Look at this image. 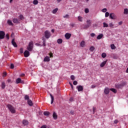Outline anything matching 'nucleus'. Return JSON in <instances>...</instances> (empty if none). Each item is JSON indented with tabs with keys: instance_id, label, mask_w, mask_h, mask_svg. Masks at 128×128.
<instances>
[{
	"instance_id": "31",
	"label": "nucleus",
	"mask_w": 128,
	"mask_h": 128,
	"mask_svg": "<svg viewBox=\"0 0 128 128\" xmlns=\"http://www.w3.org/2000/svg\"><path fill=\"white\" fill-rule=\"evenodd\" d=\"M110 48H111L112 50H116V46L114 44H112L110 45Z\"/></svg>"
},
{
	"instance_id": "63",
	"label": "nucleus",
	"mask_w": 128,
	"mask_h": 128,
	"mask_svg": "<svg viewBox=\"0 0 128 128\" xmlns=\"http://www.w3.org/2000/svg\"><path fill=\"white\" fill-rule=\"evenodd\" d=\"M116 87L118 88H120V87L116 86Z\"/></svg>"
},
{
	"instance_id": "13",
	"label": "nucleus",
	"mask_w": 128,
	"mask_h": 128,
	"mask_svg": "<svg viewBox=\"0 0 128 128\" xmlns=\"http://www.w3.org/2000/svg\"><path fill=\"white\" fill-rule=\"evenodd\" d=\"M70 36H72V34L68 33H66L65 34V38H66V40H70Z\"/></svg>"
},
{
	"instance_id": "58",
	"label": "nucleus",
	"mask_w": 128,
	"mask_h": 128,
	"mask_svg": "<svg viewBox=\"0 0 128 128\" xmlns=\"http://www.w3.org/2000/svg\"><path fill=\"white\" fill-rule=\"evenodd\" d=\"M61 0H57V2H60Z\"/></svg>"
},
{
	"instance_id": "53",
	"label": "nucleus",
	"mask_w": 128,
	"mask_h": 128,
	"mask_svg": "<svg viewBox=\"0 0 128 128\" xmlns=\"http://www.w3.org/2000/svg\"><path fill=\"white\" fill-rule=\"evenodd\" d=\"M96 88V85H92V86H91V88Z\"/></svg>"
},
{
	"instance_id": "27",
	"label": "nucleus",
	"mask_w": 128,
	"mask_h": 128,
	"mask_svg": "<svg viewBox=\"0 0 128 128\" xmlns=\"http://www.w3.org/2000/svg\"><path fill=\"white\" fill-rule=\"evenodd\" d=\"M44 116H50V112H44Z\"/></svg>"
},
{
	"instance_id": "18",
	"label": "nucleus",
	"mask_w": 128,
	"mask_h": 128,
	"mask_svg": "<svg viewBox=\"0 0 128 128\" xmlns=\"http://www.w3.org/2000/svg\"><path fill=\"white\" fill-rule=\"evenodd\" d=\"M106 61H104L102 63H101V64H100V66L101 68H104V66H106Z\"/></svg>"
},
{
	"instance_id": "57",
	"label": "nucleus",
	"mask_w": 128,
	"mask_h": 128,
	"mask_svg": "<svg viewBox=\"0 0 128 128\" xmlns=\"http://www.w3.org/2000/svg\"><path fill=\"white\" fill-rule=\"evenodd\" d=\"M52 32H54V30L52 29Z\"/></svg>"
},
{
	"instance_id": "29",
	"label": "nucleus",
	"mask_w": 128,
	"mask_h": 128,
	"mask_svg": "<svg viewBox=\"0 0 128 128\" xmlns=\"http://www.w3.org/2000/svg\"><path fill=\"white\" fill-rule=\"evenodd\" d=\"M50 96L51 97V100H52L51 104H52L54 103V96H52V95L50 94Z\"/></svg>"
},
{
	"instance_id": "15",
	"label": "nucleus",
	"mask_w": 128,
	"mask_h": 128,
	"mask_svg": "<svg viewBox=\"0 0 128 128\" xmlns=\"http://www.w3.org/2000/svg\"><path fill=\"white\" fill-rule=\"evenodd\" d=\"M123 14L125 16H128V8H124Z\"/></svg>"
},
{
	"instance_id": "52",
	"label": "nucleus",
	"mask_w": 128,
	"mask_h": 128,
	"mask_svg": "<svg viewBox=\"0 0 128 128\" xmlns=\"http://www.w3.org/2000/svg\"><path fill=\"white\" fill-rule=\"evenodd\" d=\"M118 120H114V124H118Z\"/></svg>"
},
{
	"instance_id": "64",
	"label": "nucleus",
	"mask_w": 128,
	"mask_h": 128,
	"mask_svg": "<svg viewBox=\"0 0 128 128\" xmlns=\"http://www.w3.org/2000/svg\"><path fill=\"white\" fill-rule=\"evenodd\" d=\"M72 26H74V24H72Z\"/></svg>"
},
{
	"instance_id": "16",
	"label": "nucleus",
	"mask_w": 128,
	"mask_h": 128,
	"mask_svg": "<svg viewBox=\"0 0 128 128\" xmlns=\"http://www.w3.org/2000/svg\"><path fill=\"white\" fill-rule=\"evenodd\" d=\"M50 58L48 56H46L44 58V62H50Z\"/></svg>"
},
{
	"instance_id": "23",
	"label": "nucleus",
	"mask_w": 128,
	"mask_h": 128,
	"mask_svg": "<svg viewBox=\"0 0 128 128\" xmlns=\"http://www.w3.org/2000/svg\"><path fill=\"white\" fill-rule=\"evenodd\" d=\"M96 50V48L94 46H90V52H92L93 50Z\"/></svg>"
},
{
	"instance_id": "61",
	"label": "nucleus",
	"mask_w": 128,
	"mask_h": 128,
	"mask_svg": "<svg viewBox=\"0 0 128 128\" xmlns=\"http://www.w3.org/2000/svg\"><path fill=\"white\" fill-rule=\"evenodd\" d=\"M8 82H10V80H8Z\"/></svg>"
},
{
	"instance_id": "51",
	"label": "nucleus",
	"mask_w": 128,
	"mask_h": 128,
	"mask_svg": "<svg viewBox=\"0 0 128 128\" xmlns=\"http://www.w3.org/2000/svg\"><path fill=\"white\" fill-rule=\"evenodd\" d=\"M6 76V72H4L3 73V76Z\"/></svg>"
},
{
	"instance_id": "60",
	"label": "nucleus",
	"mask_w": 128,
	"mask_h": 128,
	"mask_svg": "<svg viewBox=\"0 0 128 128\" xmlns=\"http://www.w3.org/2000/svg\"><path fill=\"white\" fill-rule=\"evenodd\" d=\"M24 76V74H21V76Z\"/></svg>"
},
{
	"instance_id": "7",
	"label": "nucleus",
	"mask_w": 128,
	"mask_h": 128,
	"mask_svg": "<svg viewBox=\"0 0 128 128\" xmlns=\"http://www.w3.org/2000/svg\"><path fill=\"white\" fill-rule=\"evenodd\" d=\"M80 46H81V48H84V46H86V41H81V42H80Z\"/></svg>"
},
{
	"instance_id": "21",
	"label": "nucleus",
	"mask_w": 128,
	"mask_h": 128,
	"mask_svg": "<svg viewBox=\"0 0 128 128\" xmlns=\"http://www.w3.org/2000/svg\"><path fill=\"white\" fill-rule=\"evenodd\" d=\"M28 104L29 106H32V101L31 100H28Z\"/></svg>"
},
{
	"instance_id": "37",
	"label": "nucleus",
	"mask_w": 128,
	"mask_h": 128,
	"mask_svg": "<svg viewBox=\"0 0 128 128\" xmlns=\"http://www.w3.org/2000/svg\"><path fill=\"white\" fill-rule=\"evenodd\" d=\"M24 99L28 100H30V97H28V95H26L24 96Z\"/></svg>"
},
{
	"instance_id": "11",
	"label": "nucleus",
	"mask_w": 128,
	"mask_h": 128,
	"mask_svg": "<svg viewBox=\"0 0 128 128\" xmlns=\"http://www.w3.org/2000/svg\"><path fill=\"white\" fill-rule=\"evenodd\" d=\"M76 88L78 89V92H82V90H84V88L82 86H77Z\"/></svg>"
},
{
	"instance_id": "2",
	"label": "nucleus",
	"mask_w": 128,
	"mask_h": 128,
	"mask_svg": "<svg viewBox=\"0 0 128 128\" xmlns=\"http://www.w3.org/2000/svg\"><path fill=\"white\" fill-rule=\"evenodd\" d=\"M44 36L46 38H50V32H48V30H46L44 32Z\"/></svg>"
},
{
	"instance_id": "4",
	"label": "nucleus",
	"mask_w": 128,
	"mask_h": 128,
	"mask_svg": "<svg viewBox=\"0 0 128 128\" xmlns=\"http://www.w3.org/2000/svg\"><path fill=\"white\" fill-rule=\"evenodd\" d=\"M110 18L111 20H116V16L114 13L110 14Z\"/></svg>"
},
{
	"instance_id": "24",
	"label": "nucleus",
	"mask_w": 128,
	"mask_h": 128,
	"mask_svg": "<svg viewBox=\"0 0 128 128\" xmlns=\"http://www.w3.org/2000/svg\"><path fill=\"white\" fill-rule=\"evenodd\" d=\"M8 24H9V26H14L12 22L10 20H8Z\"/></svg>"
},
{
	"instance_id": "1",
	"label": "nucleus",
	"mask_w": 128,
	"mask_h": 128,
	"mask_svg": "<svg viewBox=\"0 0 128 128\" xmlns=\"http://www.w3.org/2000/svg\"><path fill=\"white\" fill-rule=\"evenodd\" d=\"M8 108L12 114H16V109L11 105H8Z\"/></svg>"
},
{
	"instance_id": "49",
	"label": "nucleus",
	"mask_w": 128,
	"mask_h": 128,
	"mask_svg": "<svg viewBox=\"0 0 128 128\" xmlns=\"http://www.w3.org/2000/svg\"><path fill=\"white\" fill-rule=\"evenodd\" d=\"M36 46H42V45H40V44H36Z\"/></svg>"
},
{
	"instance_id": "6",
	"label": "nucleus",
	"mask_w": 128,
	"mask_h": 128,
	"mask_svg": "<svg viewBox=\"0 0 128 128\" xmlns=\"http://www.w3.org/2000/svg\"><path fill=\"white\" fill-rule=\"evenodd\" d=\"M4 32L1 31L0 32V40H2L3 38H4Z\"/></svg>"
},
{
	"instance_id": "44",
	"label": "nucleus",
	"mask_w": 128,
	"mask_h": 128,
	"mask_svg": "<svg viewBox=\"0 0 128 128\" xmlns=\"http://www.w3.org/2000/svg\"><path fill=\"white\" fill-rule=\"evenodd\" d=\"M10 68H14V64H10Z\"/></svg>"
},
{
	"instance_id": "40",
	"label": "nucleus",
	"mask_w": 128,
	"mask_h": 128,
	"mask_svg": "<svg viewBox=\"0 0 128 128\" xmlns=\"http://www.w3.org/2000/svg\"><path fill=\"white\" fill-rule=\"evenodd\" d=\"M106 10H107L106 8H104L102 10V12H106Z\"/></svg>"
},
{
	"instance_id": "17",
	"label": "nucleus",
	"mask_w": 128,
	"mask_h": 128,
	"mask_svg": "<svg viewBox=\"0 0 128 128\" xmlns=\"http://www.w3.org/2000/svg\"><path fill=\"white\" fill-rule=\"evenodd\" d=\"M13 22H14V24H20V20L17 18H14L13 19Z\"/></svg>"
},
{
	"instance_id": "50",
	"label": "nucleus",
	"mask_w": 128,
	"mask_h": 128,
	"mask_svg": "<svg viewBox=\"0 0 128 128\" xmlns=\"http://www.w3.org/2000/svg\"><path fill=\"white\" fill-rule=\"evenodd\" d=\"M64 18H68V15L66 14V15L64 16Z\"/></svg>"
},
{
	"instance_id": "32",
	"label": "nucleus",
	"mask_w": 128,
	"mask_h": 128,
	"mask_svg": "<svg viewBox=\"0 0 128 128\" xmlns=\"http://www.w3.org/2000/svg\"><path fill=\"white\" fill-rule=\"evenodd\" d=\"M58 9L56 8L52 10V14H56L58 12Z\"/></svg>"
},
{
	"instance_id": "41",
	"label": "nucleus",
	"mask_w": 128,
	"mask_h": 128,
	"mask_svg": "<svg viewBox=\"0 0 128 128\" xmlns=\"http://www.w3.org/2000/svg\"><path fill=\"white\" fill-rule=\"evenodd\" d=\"M86 22H87L88 24H92V22H90V20H88L86 21Z\"/></svg>"
},
{
	"instance_id": "12",
	"label": "nucleus",
	"mask_w": 128,
	"mask_h": 128,
	"mask_svg": "<svg viewBox=\"0 0 128 128\" xmlns=\"http://www.w3.org/2000/svg\"><path fill=\"white\" fill-rule=\"evenodd\" d=\"M77 20L78 22H83L84 20V18H82V16H78L77 17Z\"/></svg>"
},
{
	"instance_id": "35",
	"label": "nucleus",
	"mask_w": 128,
	"mask_h": 128,
	"mask_svg": "<svg viewBox=\"0 0 128 128\" xmlns=\"http://www.w3.org/2000/svg\"><path fill=\"white\" fill-rule=\"evenodd\" d=\"M102 58H106V53H102Z\"/></svg>"
},
{
	"instance_id": "9",
	"label": "nucleus",
	"mask_w": 128,
	"mask_h": 128,
	"mask_svg": "<svg viewBox=\"0 0 128 128\" xmlns=\"http://www.w3.org/2000/svg\"><path fill=\"white\" fill-rule=\"evenodd\" d=\"M24 56H25V58L30 56V52L28 50H25L24 52Z\"/></svg>"
},
{
	"instance_id": "47",
	"label": "nucleus",
	"mask_w": 128,
	"mask_h": 128,
	"mask_svg": "<svg viewBox=\"0 0 128 128\" xmlns=\"http://www.w3.org/2000/svg\"><path fill=\"white\" fill-rule=\"evenodd\" d=\"M85 12L86 14H88V8L85 9Z\"/></svg>"
},
{
	"instance_id": "45",
	"label": "nucleus",
	"mask_w": 128,
	"mask_h": 128,
	"mask_svg": "<svg viewBox=\"0 0 128 128\" xmlns=\"http://www.w3.org/2000/svg\"><path fill=\"white\" fill-rule=\"evenodd\" d=\"M113 58H114L115 60H116L118 58V56H116V55H114L112 56Z\"/></svg>"
},
{
	"instance_id": "59",
	"label": "nucleus",
	"mask_w": 128,
	"mask_h": 128,
	"mask_svg": "<svg viewBox=\"0 0 128 128\" xmlns=\"http://www.w3.org/2000/svg\"><path fill=\"white\" fill-rule=\"evenodd\" d=\"M12 0H10V3L12 2Z\"/></svg>"
},
{
	"instance_id": "10",
	"label": "nucleus",
	"mask_w": 128,
	"mask_h": 128,
	"mask_svg": "<svg viewBox=\"0 0 128 128\" xmlns=\"http://www.w3.org/2000/svg\"><path fill=\"white\" fill-rule=\"evenodd\" d=\"M52 118L54 120H58V114L56 112H54L52 114Z\"/></svg>"
},
{
	"instance_id": "36",
	"label": "nucleus",
	"mask_w": 128,
	"mask_h": 128,
	"mask_svg": "<svg viewBox=\"0 0 128 128\" xmlns=\"http://www.w3.org/2000/svg\"><path fill=\"white\" fill-rule=\"evenodd\" d=\"M70 78L72 80H76V77H74V75H72L70 76Z\"/></svg>"
},
{
	"instance_id": "25",
	"label": "nucleus",
	"mask_w": 128,
	"mask_h": 128,
	"mask_svg": "<svg viewBox=\"0 0 128 128\" xmlns=\"http://www.w3.org/2000/svg\"><path fill=\"white\" fill-rule=\"evenodd\" d=\"M114 24H113L112 22L110 23L109 24V27L111 28H114Z\"/></svg>"
},
{
	"instance_id": "54",
	"label": "nucleus",
	"mask_w": 128,
	"mask_h": 128,
	"mask_svg": "<svg viewBox=\"0 0 128 128\" xmlns=\"http://www.w3.org/2000/svg\"><path fill=\"white\" fill-rule=\"evenodd\" d=\"M119 26H121V24H122V22L120 21L118 22Z\"/></svg>"
},
{
	"instance_id": "8",
	"label": "nucleus",
	"mask_w": 128,
	"mask_h": 128,
	"mask_svg": "<svg viewBox=\"0 0 128 128\" xmlns=\"http://www.w3.org/2000/svg\"><path fill=\"white\" fill-rule=\"evenodd\" d=\"M110 89L106 88L104 90V93L105 94H110Z\"/></svg>"
},
{
	"instance_id": "5",
	"label": "nucleus",
	"mask_w": 128,
	"mask_h": 128,
	"mask_svg": "<svg viewBox=\"0 0 128 128\" xmlns=\"http://www.w3.org/2000/svg\"><path fill=\"white\" fill-rule=\"evenodd\" d=\"M16 84H24V81L22 80L20 78H18L16 81Z\"/></svg>"
},
{
	"instance_id": "62",
	"label": "nucleus",
	"mask_w": 128,
	"mask_h": 128,
	"mask_svg": "<svg viewBox=\"0 0 128 128\" xmlns=\"http://www.w3.org/2000/svg\"><path fill=\"white\" fill-rule=\"evenodd\" d=\"M70 100H72V98H71L70 99Z\"/></svg>"
},
{
	"instance_id": "48",
	"label": "nucleus",
	"mask_w": 128,
	"mask_h": 128,
	"mask_svg": "<svg viewBox=\"0 0 128 128\" xmlns=\"http://www.w3.org/2000/svg\"><path fill=\"white\" fill-rule=\"evenodd\" d=\"M72 90H74V86H72V84L70 82L69 83Z\"/></svg>"
},
{
	"instance_id": "43",
	"label": "nucleus",
	"mask_w": 128,
	"mask_h": 128,
	"mask_svg": "<svg viewBox=\"0 0 128 128\" xmlns=\"http://www.w3.org/2000/svg\"><path fill=\"white\" fill-rule=\"evenodd\" d=\"M23 52H24V48H20V53L23 54Z\"/></svg>"
},
{
	"instance_id": "3",
	"label": "nucleus",
	"mask_w": 128,
	"mask_h": 128,
	"mask_svg": "<svg viewBox=\"0 0 128 128\" xmlns=\"http://www.w3.org/2000/svg\"><path fill=\"white\" fill-rule=\"evenodd\" d=\"M34 46V43L32 42H30L27 47V50H29V52H32V48Z\"/></svg>"
},
{
	"instance_id": "39",
	"label": "nucleus",
	"mask_w": 128,
	"mask_h": 128,
	"mask_svg": "<svg viewBox=\"0 0 128 128\" xmlns=\"http://www.w3.org/2000/svg\"><path fill=\"white\" fill-rule=\"evenodd\" d=\"M50 58H54V54L52 52L49 53Z\"/></svg>"
},
{
	"instance_id": "28",
	"label": "nucleus",
	"mask_w": 128,
	"mask_h": 128,
	"mask_svg": "<svg viewBox=\"0 0 128 128\" xmlns=\"http://www.w3.org/2000/svg\"><path fill=\"white\" fill-rule=\"evenodd\" d=\"M103 26L104 28H108V24L107 23H106V22H104L103 23Z\"/></svg>"
},
{
	"instance_id": "20",
	"label": "nucleus",
	"mask_w": 128,
	"mask_h": 128,
	"mask_svg": "<svg viewBox=\"0 0 128 128\" xmlns=\"http://www.w3.org/2000/svg\"><path fill=\"white\" fill-rule=\"evenodd\" d=\"M22 124L24 126H28V122L26 120H24L22 122Z\"/></svg>"
},
{
	"instance_id": "22",
	"label": "nucleus",
	"mask_w": 128,
	"mask_h": 128,
	"mask_svg": "<svg viewBox=\"0 0 128 128\" xmlns=\"http://www.w3.org/2000/svg\"><path fill=\"white\" fill-rule=\"evenodd\" d=\"M102 36H104V34H100L97 36V40H100V38H102Z\"/></svg>"
},
{
	"instance_id": "34",
	"label": "nucleus",
	"mask_w": 128,
	"mask_h": 128,
	"mask_svg": "<svg viewBox=\"0 0 128 128\" xmlns=\"http://www.w3.org/2000/svg\"><path fill=\"white\" fill-rule=\"evenodd\" d=\"M2 88H6V84L4 82L2 84Z\"/></svg>"
},
{
	"instance_id": "33",
	"label": "nucleus",
	"mask_w": 128,
	"mask_h": 128,
	"mask_svg": "<svg viewBox=\"0 0 128 128\" xmlns=\"http://www.w3.org/2000/svg\"><path fill=\"white\" fill-rule=\"evenodd\" d=\"M33 4H38V0H34Z\"/></svg>"
},
{
	"instance_id": "38",
	"label": "nucleus",
	"mask_w": 128,
	"mask_h": 128,
	"mask_svg": "<svg viewBox=\"0 0 128 128\" xmlns=\"http://www.w3.org/2000/svg\"><path fill=\"white\" fill-rule=\"evenodd\" d=\"M110 16V13L108 12H106L105 14L106 18H108Z\"/></svg>"
},
{
	"instance_id": "56",
	"label": "nucleus",
	"mask_w": 128,
	"mask_h": 128,
	"mask_svg": "<svg viewBox=\"0 0 128 128\" xmlns=\"http://www.w3.org/2000/svg\"><path fill=\"white\" fill-rule=\"evenodd\" d=\"M90 36H91L94 37V36H96V34H94V33H92V34H91Z\"/></svg>"
},
{
	"instance_id": "42",
	"label": "nucleus",
	"mask_w": 128,
	"mask_h": 128,
	"mask_svg": "<svg viewBox=\"0 0 128 128\" xmlns=\"http://www.w3.org/2000/svg\"><path fill=\"white\" fill-rule=\"evenodd\" d=\"M73 84H74V86H76L78 84V82H76V80L74 81L73 82Z\"/></svg>"
},
{
	"instance_id": "30",
	"label": "nucleus",
	"mask_w": 128,
	"mask_h": 128,
	"mask_svg": "<svg viewBox=\"0 0 128 128\" xmlns=\"http://www.w3.org/2000/svg\"><path fill=\"white\" fill-rule=\"evenodd\" d=\"M110 90H111V92H114V94H116V90L114 88H110Z\"/></svg>"
},
{
	"instance_id": "19",
	"label": "nucleus",
	"mask_w": 128,
	"mask_h": 128,
	"mask_svg": "<svg viewBox=\"0 0 128 128\" xmlns=\"http://www.w3.org/2000/svg\"><path fill=\"white\" fill-rule=\"evenodd\" d=\"M18 18L20 20H24V17L22 15L20 14Z\"/></svg>"
},
{
	"instance_id": "26",
	"label": "nucleus",
	"mask_w": 128,
	"mask_h": 128,
	"mask_svg": "<svg viewBox=\"0 0 128 128\" xmlns=\"http://www.w3.org/2000/svg\"><path fill=\"white\" fill-rule=\"evenodd\" d=\"M57 42L58 44H60L62 43V40L61 38H59L58 40H57Z\"/></svg>"
},
{
	"instance_id": "46",
	"label": "nucleus",
	"mask_w": 128,
	"mask_h": 128,
	"mask_svg": "<svg viewBox=\"0 0 128 128\" xmlns=\"http://www.w3.org/2000/svg\"><path fill=\"white\" fill-rule=\"evenodd\" d=\"M42 40H44L43 46H46V42L44 41V38H42Z\"/></svg>"
},
{
	"instance_id": "14",
	"label": "nucleus",
	"mask_w": 128,
	"mask_h": 128,
	"mask_svg": "<svg viewBox=\"0 0 128 128\" xmlns=\"http://www.w3.org/2000/svg\"><path fill=\"white\" fill-rule=\"evenodd\" d=\"M12 44L14 48H18V45L16 44V42H14V39L12 40Z\"/></svg>"
},
{
	"instance_id": "55",
	"label": "nucleus",
	"mask_w": 128,
	"mask_h": 128,
	"mask_svg": "<svg viewBox=\"0 0 128 128\" xmlns=\"http://www.w3.org/2000/svg\"><path fill=\"white\" fill-rule=\"evenodd\" d=\"M6 38H8V39L10 38V36H8V34H7L6 35Z\"/></svg>"
}]
</instances>
